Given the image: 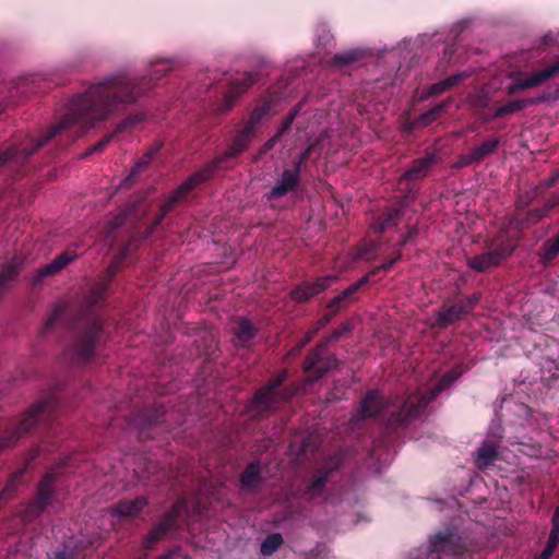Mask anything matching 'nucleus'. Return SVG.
<instances>
[{"label": "nucleus", "mask_w": 559, "mask_h": 559, "mask_svg": "<svg viewBox=\"0 0 559 559\" xmlns=\"http://www.w3.org/2000/svg\"><path fill=\"white\" fill-rule=\"evenodd\" d=\"M117 134L118 133L116 132V130H114L111 133L105 135L96 144L91 146L88 151L84 154V156L102 152Z\"/></svg>", "instance_id": "nucleus-46"}, {"label": "nucleus", "mask_w": 559, "mask_h": 559, "mask_svg": "<svg viewBox=\"0 0 559 559\" xmlns=\"http://www.w3.org/2000/svg\"><path fill=\"white\" fill-rule=\"evenodd\" d=\"M55 472H48L44 475L37 486L36 496L26 504L21 512L23 522L29 523L40 516L47 507L52 502L55 493V483L57 479Z\"/></svg>", "instance_id": "nucleus-9"}, {"label": "nucleus", "mask_w": 559, "mask_h": 559, "mask_svg": "<svg viewBox=\"0 0 559 559\" xmlns=\"http://www.w3.org/2000/svg\"><path fill=\"white\" fill-rule=\"evenodd\" d=\"M350 332V325L349 323H342L337 329H334L329 337L323 342L325 343V346L328 343L336 342L338 341L344 334Z\"/></svg>", "instance_id": "nucleus-48"}, {"label": "nucleus", "mask_w": 559, "mask_h": 559, "mask_svg": "<svg viewBox=\"0 0 559 559\" xmlns=\"http://www.w3.org/2000/svg\"><path fill=\"white\" fill-rule=\"evenodd\" d=\"M544 193V189L542 185L535 186L530 190L521 193L515 200V207L518 211L525 210L536 199H538Z\"/></svg>", "instance_id": "nucleus-37"}, {"label": "nucleus", "mask_w": 559, "mask_h": 559, "mask_svg": "<svg viewBox=\"0 0 559 559\" xmlns=\"http://www.w3.org/2000/svg\"><path fill=\"white\" fill-rule=\"evenodd\" d=\"M499 117H493V112H486L481 115V120L485 122H489L491 120L498 119Z\"/></svg>", "instance_id": "nucleus-59"}, {"label": "nucleus", "mask_w": 559, "mask_h": 559, "mask_svg": "<svg viewBox=\"0 0 559 559\" xmlns=\"http://www.w3.org/2000/svg\"><path fill=\"white\" fill-rule=\"evenodd\" d=\"M419 234V229L416 225H409L406 228V233L402 235L401 240L399 241V247H404L409 242H413L415 238H417Z\"/></svg>", "instance_id": "nucleus-47"}, {"label": "nucleus", "mask_w": 559, "mask_h": 559, "mask_svg": "<svg viewBox=\"0 0 559 559\" xmlns=\"http://www.w3.org/2000/svg\"><path fill=\"white\" fill-rule=\"evenodd\" d=\"M257 81L258 74L252 72H246L239 78L234 79L228 85V90L224 95L219 110L223 112L229 111L233 108L236 98L247 92L248 88L251 87Z\"/></svg>", "instance_id": "nucleus-15"}, {"label": "nucleus", "mask_w": 559, "mask_h": 559, "mask_svg": "<svg viewBox=\"0 0 559 559\" xmlns=\"http://www.w3.org/2000/svg\"><path fill=\"white\" fill-rule=\"evenodd\" d=\"M151 162H152V158L150 156H147L146 153L143 154L141 159L132 168V170L129 174V176H127L122 180L121 186H123V187L131 186L134 182L136 176L140 174V171H142L145 167H147Z\"/></svg>", "instance_id": "nucleus-41"}, {"label": "nucleus", "mask_w": 559, "mask_h": 559, "mask_svg": "<svg viewBox=\"0 0 559 559\" xmlns=\"http://www.w3.org/2000/svg\"><path fill=\"white\" fill-rule=\"evenodd\" d=\"M59 405V397L52 392L37 401L20 418L7 421L0 430V451L15 445L19 439L31 432L36 426H48Z\"/></svg>", "instance_id": "nucleus-5"}, {"label": "nucleus", "mask_w": 559, "mask_h": 559, "mask_svg": "<svg viewBox=\"0 0 559 559\" xmlns=\"http://www.w3.org/2000/svg\"><path fill=\"white\" fill-rule=\"evenodd\" d=\"M301 171L292 166L283 170L281 178L266 194L267 200H276L297 190L300 183Z\"/></svg>", "instance_id": "nucleus-16"}, {"label": "nucleus", "mask_w": 559, "mask_h": 559, "mask_svg": "<svg viewBox=\"0 0 559 559\" xmlns=\"http://www.w3.org/2000/svg\"><path fill=\"white\" fill-rule=\"evenodd\" d=\"M255 131L246 124L237 131L226 152L214 157L202 168L189 176L160 205L152 228L158 226L166 215L198 186L211 180L229 159L237 158L246 152L255 135Z\"/></svg>", "instance_id": "nucleus-3"}, {"label": "nucleus", "mask_w": 559, "mask_h": 559, "mask_svg": "<svg viewBox=\"0 0 559 559\" xmlns=\"http://www.w3.org/2000/svg\"><path fill=\"white\" fill-rule=\"evenodd\" d=\"M333 275L322 276L314 282H302L290 292V298L296 302H306L310 298L324 292L335 281Z\"/></svg>", "instance_id": "nucleus-18"}, {"label": "nucleus", "mask_w": 559, "mask_h": 559, "mask_svg": "<svg viewBox=\"0 0 559 559\" xmlns=\"http://www.w3.org/2000/svg\"><path fill=\"white\" fill-rule=\"evenodd\" d=\"M546 355L540 362L543 374L548 373V377L543 376L547 384L550 385L552 380L559 379V341L554 337L545 338Z\"/></svg>", "instance_id": "nucleus-17"}, {"label": "nucleus", "mask_w": 559, "mask_h": 559, "mask_svg": "<svg viewBox=\"0 0 559 559\" xmlns=\"http://www.w3.org/2000/svg\"><path fill=\"white\" fill-rule=\"evenodd\" d=\"M556 183H557L556 178H554V177L551 176L550 178H548L547 180H545L544 186H542V187H543V189L545 190V189H547V188H551V187H554Z\"/></svg>", "instance_id": "nucleus-58"}, {"label": "nucleus", "mask_w": 559, "mask_h": 559, "mask_svg": "<svg viewBox=\"0 0 559 559\" xmlns=\"http://www.w3.org/2000/svg\"><path fill=\"white\" fill-rule=\"evenodd\" d=\"M538 263L550 266L559 257V234L546 239L536 251Z\"/></svg>", "instance_id": "nucleus-27"}, {"label": "nucleus", "mask_w": 559, "mask_h": 559, "mask_svg": "<svg viewBox=\"0 0 559 559\" xmlns=\"http://www.w3.org/2000/svg\"><path fill=\"white\" fill-rule=\"evenodd\" d=\"M310 340H311V335H307L304 340H301L297 344V350H300Z\"/></svg>", "instance_id": "nucleus-60"}, {"label": "nucleus", "mask_w": 559, "mask_h": 559, "mask_svg": "<svg viewBox=\"0 0 559 559\" xmlns=\"http://www.w3.org/2000/svg\"><path fill=\"white\" fill-rule=\"evenodd\" d=\"M360 49H350L347 51L335 53L332 58V63L338 68L352 64L362 57Z\"/></svg>", "instance_id": "nucleus-38"}, {"label": "nucleus", "mask_w": 559, "mask_h": 559, "mask_svg": "<svg viewBox=\"0 0 559 559\" xmlns=\"http://www.w3.org/2000/svg\"><path fill=\"white\" fill-rule=\"evenodd\" d=\"M370 281V275H364L357 282L349 285L343 292H341L336 297L330 300L328 304L329 309H334V312H337L340 309L346 307L350 302L357 299L356 294Z\"/></svg>", "instance_id": "nucleus-22"}, {"label": "nucleus", "mask_w": 559, "mask_h": 559, "mask_svg": "<svg viewBox=\"0 0 559 559\" xmlns=\"http://www.w3.org/2000/svg\"><path fill=\"white\" fill-rule=\"evenodd\" d=\"M278 140H273V136L266 142L265 146L266 148H272L274 143L277 142Z\"/></svg>", "instance_id": "nucleus-62"}, {"label": "nucleus", "mask_w": 559, "mask_h": 559, "mask_svg": "<svg viewBox=\"0 0 559 559\" xmlns=\"http://www.w3.org/2000/svg\"><path fill=\"white\" fill-rule=\"evenodd\" d=\"M547 99H548V96L542 95V96L533 97V98L511 100L502 106L497 107L493 111V117L502 118V117L519 112V111L527 108L528 106L543 103Z\"/></svg>", "instance_id": "nucleus-26"}, {"label": "nucleus", "mask_w": 559, "mask_h": 559, "mask_svg": "<svg viewBox=\"0 0 559 559\" xmlns=\"http://www.w3.org/2000/svg\"><path fill=\"white\" fill-rule=\"evenodd\" d=\"M469 103L475 110H485L490 106V97L486 93H477L469 98Z\"/></svg>", "instance_id": "nucleus-43"}, {"label": "nucleus", "mask_w": 559, "mask_h": 559, "mask_svg": "<svg viewBox=\"0 0 559 559\" xmlns=\"http://www.w3.org/2000/svg\"><path fill=\"white\" fill-rule=\"evenodd\" d=\"M451 103V99H447L441 102L427 110L426 112L419 115L413 122L415 128H425L436 121L442 112H444L445 108Z\"/></svg>", "instance_id": "nucleus-33"}, {"label": "nucleus", "mask_w": 559, "mask_h": 559, "mask_svg": "<svg viewBox=\"0 0 559 559\" xmlns=\"http://www.w3.org/2000/svg\"><path fill=\"white\" fill-rule=\"evenodd\" d=\"M123 259V257H120L118 259H116L115 261L111 262V264L109 265L108 267V271L114 274L118 267H119V264L121 263V260Z\"/></svg>", "instance_id": "nucleus-57"}, {"label": "nucleus", "mask_w": 559, "mask_h": 559, "mask_svg": "<svg viewBox=\"0 0 559 559\" xmlns=\"http://www.w3.org/2000/svg\"><path fill=\"white\" fill-rule=\"evenodd\" d=\"M416 199V195L409 192L402 197L394 206L384 211L378 218L376 231L382 233L384 229L396 226L399 223V219L407 206H409Z\"/></svg>", "instance_id": "nucleus-19"}, {"label": "nucleus", "mask_w": 559, "mask_h": 559, "mask_svg": "<svg viewBox=\"0 0 559 559\" xmlns=\"http://www.w3.org/2000/svg\"><path fill=\"white\" fill-rule=\"evenodd\" d=\"M126 219H127L126 214L116 215L114 218L108 221L109 230L112 231V230L119 228L120 226H122L124 224Z\"/></svg>", "instance_id": "nucleus-52"}, {"label": "nucleus", "mask_w": 559, "mask_h": 559, "mask_svg": "<svg viewBox=\"0 0 559 559\" xmlns=\"http://www.w3.org/2000/svg\"><path fill=\"white\" fill-rule=\"evenodd\" d=\"M429 559H459L464 552V545L457 532L447 528L429 539Z\"/></svg>", "instance_id": "nucleus-10"}, {"label": "nucleus", "mask_w": 559, "mask_h": 559, "mask_svg": "<svg viewBox=\"0 0 559 559\" xmlns=\"http://www.w3.org/2000/svg\"><path fill=\"white\" fill-rule=\"evenodd\" d=\"M322 142H323V134L319 135L318 138H316L300 154L298 157H296L294 160H293V164L292 166H294L295 168H297L298 170H300L302 173V170L306 168L307 166V160L309 159V157L311 156V154L322 145Z\"/></svg>", "instance_id": "nucleus-36"}, {"label": "nucleus", "mask_w": 559, "mask_h": 559, "mask_svg": "<svg viewBox=\"0 0 559 559\" xmlns=\"http://www.w3.org/2000/svg\"><path fill=\"white\" fill-rule=\"evenodd\" d=\"M284 543L283 536L280 533L269 534L261 544L260 552L263 556L273 555Z\"/></svg>", "instance_id": "nucleus-39"}, {"label": "nucleus", "mask_w": 559, "mask_h": 559, "mask_svg": "<svg viewBox=\"0 0 559 559\" xmlns=\"http://www.w3.org/2000/svg\"><path fill=\"white\" fill-rule=\"evenodd\" d=\"M78 254L73 251H64L57 255L50 263L38 269L33 280L34 284L40 283L45 277L59 273L63 267L76 259Z\"/></svg>", "instance_id": "nucleus-21"}, {"label": "nucleus", "mask_w": 559, "mask_h": 559, "mask_svg": "<svg viewBox=\"0 0 559 559\" xmlns=\"http://www.w3.org/2000/svg\"><path fill=\"white\" fill-rule=\"evenodd\" d=\"M455 380L454 374L447 373L429 393L414 392L396 401L385 399L379 390H370L361 399L355 417L357 419L374 418L381 412L393 408L385 419V429L390 432L404 430L417 420L429 403Z\"/></svg>", "instance_id": "nucleus-2"}, {"label": "nucleus", "mask_w": 559, "mask_h": 559, "mask_svg": "<svg viewBox=\"0 0 559 559\" xmlns=\"http://www.w3.org/2000/svg\"><path fill=\"white\" fill-rule=\"evenodd\" d=\"M445 91H448V87L445 86L444 80H442L440 82H437V83L432 84L429 87L428 95L429 96H436V95H439V94H441V93H443Z\"/></svg>", "instance_id": "nucleus-53"}, {"label": "nucleus", "mask_w": 559, "mask_h": 559, "mask_svg": "<svg viewBox=\"0 0 559 559\" xmlns=\"http://www.w3.org/2000/svg\"><path fill=\"white\" fill-rule=\"evenodd\" d=\"M342 463L343 456L341 454H333L328 457L322 466L314 471L311 480L302 492V497L308 501L322 497L329 478L341 467Z\"/></svg>", "instance_id": "nucleus-12"}, {"label": "nucleus", "mask_w": 559, "mask_h": 559, "mask_svg": "<svg viewBox=\"0 0 559 559\" xmlns=\"http://www.w3.org/2000/svg\"><path fill=\"white\" fill-rule=\"evenodd\" d=\"M559 75V56L550 59H542L537 66L526 75L520 76L507 87L509 95H515L522 90L534 88L540 86L547 81Z\"/></svg>", "instance_id": "nucleus-7"}, {"label": "nucleus", "mask_w": 559, "mask_h": 559, "mask_svg": "<svg viewBox=\"0 0 559 559\" xmlns=\"http://www.w3.org/2000/svg\"><path fill=\"white\" fill-rule=\"evenodd\" d=\"M263 481L260 461H251L239 476V485L243 490L257 491Z\"/></svg>", "instance_id": "nucleus-23"}, {"label": "nucleus", "mask_w": 559, "mask_h": 559, "mask_svg": "<svg viewBox=\"0 0 559 559\" xmlns=\"http://www.w3.org/2000/svg\"><path fill=\"white\" fill-rule=\"evenodd\" d=\"M258 334V329L247 318H240L237 322V326L234 331L236 340L241 345L249 344Z\"/></svg>", "instance_id": "nucleus-31"}, {"label": "nucleus", "mask_w": 559, "mask_h": 559, "mask_svg": "<svg viewBox=\"0 0 559 559\" xmlns=\"http://www.w3.org/2000/svg\"><path fill=\"white\" fill-rule=\"evenodd\" d=\"M325 349V343H320L305 358L304 371L311 373L309 380L312 382L321 379L326 372L338 366L335 355L323 356Z\"/></svg>", "instance_id": "nucleus-13"}, {"label": "nucleus", "mask_w": 559, "mask_h": 559, "mask_svg": "<svg viewBox=\"0 0 559 559\" xmlns=\"http://www.w3.org/2000/svg\"><path fill=\"white\" fill-rule=\"evenodd\" d=\"M302 107V102H300L299 104H297L289 112L288 115L285 117V119L283 120L281 127L278 128V130L276 131V133L273 135V140H280L292 127L293 122L295 121V119L297 118V116L299 115V111Z\"/></svg>", "instance_id": "nucleus-40"}, {"label": "nucleus", "mask_w": 559, "mask_h": 559, "mask_svg": "<svg viewBox=\"0 0 559 559\" xmlns=\"http://www.w3.org/2000/svg\"><path fill=\"white\" fill-rule=\"evenodd\" d=\"M335 313L336 312H334V309H331L330 313L324 314L320 320H318V322H317L318 323L317 330L322 328V326H324V325H326L330 322L332 316H334Z\"/></svg>", "instance_id": "nucleus-54"}, {"label": "nucleus", "mask_w": 559, "mask_h": 559, "mask_svg": "<svg viewBox=\"0 0 559 559\" xmlns=\"http://www.w3.org/2000/svg\"><path fill=\"white\" fill-rule=\"evenodd\" d=\"M437 163L435 153L427 152L425 156L413 160L412 166L402 175L401 180L413 181L425 178Z\"/></svg>", "instance_id": "nucleus-20"}, {"label": "nucleus", "mask_w": 559, "mask_h": 559, "mask_svg": "<svg viewBox=\"0 0 559 559\" xmlns=\"http://www.w3.org/2000/svg\"><path fill=\"white\" fill-rule=\"evenodd\" d=\"M402 259V252L399 250L393 257H389L382 264L377 265L366 275H370V280L376 276L379 272H389L392 266Z\"/></svg>", "instance_id": "nucleus-42"}, {"label": "nucleus", "mask_w": 559, "mask_h": 559, "mask_svg": "<svg viewBox=\"0 0 559 559\" xmlns=\"http://www.w3.org/2000/svg\"><path fill=\"white\" fill-rule=\"evenodd\" d=\"M171 555H173L171 552H168L166 555H163V556L158 557V559H170Z\"/></svg>", "instance_id": "nucleus-64"}, {"label": "nucleus", "mask_w": 559, "mask_h": 559, "mask_svg": "<svg viewBox=\"0 0 559 559\" xmlns=\"http://www.w3.org/2000/svg\"><path fill=\"white\" fill-rule=\"evenodd\" d=\"M52 559H74V555L72 551H67V550L57 551L53 554Z\"/></svg>", "instance_id": "nucleus-55"}, {"label": "nucleus", "mask_w": 559, "mask_h": 559, "mask_svg": "<svg viewBox=\"0 0 559 559\" xmlns=\"http://www.w3.org/2000/svg\"><path fill=\"white\" fill-rule=\"evenodd\" d=\"M500 144L499 138H489L485 140L479 146L474 147L472 152V157L479 164L487 156L493 154Z\"/></svg>", "instance_id": "nucleus-34"}, {"label": "nucleus", "mask_w": 559, "mask_h": 559, "mask_svg": "<svg viewBox=\"0 0 559 559\" xmlns=\"http://www.w3.org/2000/svg\"><path fill=\"white\" fill-rule=\"evenodd\" d=\"M166 409L162 405L144 407L136 413L133 425L139 430L141 440L154 439L157 435L169 431L170 424L166 419Z\"/></svg>", "instance_id": "nucleus-8"}, {"label": "nucleus", "mask_w": 559, "mask_h": 559, "mask_svg": "<svg viewBox=\"0 0 559 559\" xmlns=\"http://www.w3.org/2000/svg\"><path fill=\"white\" fill-rule=\"evenodd\" d=\"M67 312V307L63 304H58L52 309L51 313L48 316L47 320L45 321L44 326L39 331V335L41 337L46 336V334L52 330L55 326H57L59 323L62 322L64 319Z\"/></svg>", "instance_id": "nucleus-35"}, {"label": "nucleus", "mask_w": 559, "mask_h": 559, "mask_svg": "<svg viewBox=\"0 0 559 559\" xmlns=\"http://www.w3.org/2000/svg\"><path fill=\"white\" fill-rule=\"evenodd\" d=\"M187 510L185 499H177L171 508L152 526L143 545L146 549H152L169 532L177 528L180 515Z\"/></svg>", "instance_id": "nucleus-11"}, {"label": "nucleus", "mask_w": 559, "mask_h": 559, "mask_svg": "<svg viewBox=\"0 0 559 559\" xmlns=\"http://www.w3.org/2000/svg\"><path fill=\"white\" fill-rule=\"evenodd\" d=\"M102 298L103 289H95L88 308L78 319L72 343L63 352L64 358L72 365L79 366L91 361L96 347L105 340L104 320L93 309Z\"/></svg>", "instance_id": "nucleus-4"}, {"label": "nucleus", "mask_w": 559, "mask_h": 559, "mask_svg": "<svg viewBox=\"0 0 559 559\" xmlns=\"http://www.w3.org/2000/svg\"><path fill=\"white\" fill-rule=\"evenodd\" d=\"M144 120V115L143 114H134V115H131L129 117H127L126 119H123L122 121H120L117 127H116V132L117 133H120L129 128H132L134 127L135 124L142 122Z\"/></svg>", "instance_id": "nucleus-45"}, {"label": "nucleus", "mask_w": 559, "mask_h": 559, "mask_svg": "<svg viewBox=\"0 0 559 559\" xmlns=\"http://www.w3.org/2000/svg\"><path fill=\"white\" fill-rule=\"evenodd\" d=\"M551 198L555 200V202L558 204L559 206V192H556L551 195Z\"/></svg>", "instance_id": "nucleus-63"}, {"label": "nucleus", "mask_w": 559, "mask_h": 559, "mask_svg": "<svg viewBox=\"0 0 559 559\" xmlns=\"http://www.w3.org/2000/svg\"><path fill=\"white\" fill-rule=\"evenodd\" d=\"M473 164H477V163L474 159V157H472V152H469L468 154H464L459 157L457 162L455 163V167L463 168V167H467Z\"/></svg>", "instance_id": "nucleus-51"}, {"label": "nucleus", "mask_w": 559, "mask_h": 559, "mask_svg": "<svg viewBox=\"0 0 559 559\" xmlns=\"http://www.w3.org/2000/svg\"><path fill=\"white\" fill-rule=\"evenodd\" d=\"M466 314L465 308L459 301L451 306H442L437 314L436 325L439 329H445L462 320Z\"/></svg>", "instance_id": "nucleus-25"}, {"label": "nucleus", "mask_w": 559, "mask_h": 559, "mask_svg": "<svg viewBox=\"0 0 559 559\" xmlns=\"http://www.w3.org/2000/svg\"><path fill=\"white\" fill-rule=\"evenodd\" d=\"M558 204L550 197L542 206L528 210L522 221L526 225H535L546 217Z\"/></svg>", "instance_id": "nucleus-32"}, {"label": "nucleus", "mask_w": 559, "mask_h": 559, "mask_svg": "<svg viewBox=\"0 0 559 559\" xmlns=\"http://www.w3.org/2000/svg\"><path fill=\"white\" fill-rule=\"evenodd\" d=\"M373 248H374V245H373V243H371L369 249H365V250H361V251H360V255H361V257H367V254H368L370 251H372V250H373Z\"/></svg>", "instance_id": "nucleus-61"}, {"label": "nucleus", "mask_w": 559, "mask_h": 559, "mask_svg": "<svg viewBox=\"0 0 559 559\" xmlns=\"http://www.w3.org/2000/svg\"><path fill=\"white\" fill-rule=\"evenodd\" d=\"M273 103L271 98L263 99L251 111L245 124L257 132L261 121L270 115Z\"/></svg>", "instance_id": "nucleus-30"}, {"label": "nucleus", "mask_w": 559, "mask_h": 559, "mask_svg": "<svg viewBox=\"0 0 559 559\" xmlns=\"http://www.w3.org/2000/svg\"><path fill=\"white\" fill-rule=\"evenodd\" d=\"M498 456V449L492 442H484L477 450L475 464L479 469H486L493 464Z\"/></svg>", "instance_id": "nucleus-29"}, {"label": "nucleus", "mask_w": 559, "mask_h": 559, "mask_svg": "<svg viewBox=\"0 0 559 559\" xmlns=\"http://www.w3.org/2000/svg\"><path fill=\"white\" fill-rule=\"evenodd\" d=\"M559 544V506L555 509L551 516V530L545 548L540 552L538 559H549Z\"/></svg>", "instance_id": "nucleus-28"}, {"label": "nucleus", "mask_w": 559, "mask_h": 559, "mask_svg": "<svg viewBox=\"0 0 559 559\" xmlns=\"http://www.w3.org/2000/svg\"><path fill=\"white\" fill-rule=\"evenodd\" d=\"M144 120V115L143 114H134V115H131L129 117H127L126 119H123L122 121H120L117 127H116V132L117 133H120L129 128H132L134 127L135 124L142 122Z\"/></svg>", "instance_id": "nucleus-44"}, {"label": "nucleus", "mask_w": 559, "mask_h": 559, "mask_svg": "<svg viewBox=\"0 0 559 559\" xmlns=\"http://www.w3.org/2000/svg\"><path fill=\"white\" fill-rule=\"evenodd\" d=\"M512 252L513 249L508 243L501 242L492 250L468 258L466 264L469 269L483 273L499 266Z\"/></svg>", "instance_id": "nucleus-14"}, {"label": "nucleus", "mask_w": 559, "mask_h": 559, "mask_svg": "<svg viewBox=\"0 0 559 559\" xmlns=\"http://www.w3.org/2000/svg\"><path fill=\"white\" fill-rule=\"evenodd\" d=\"M170 70L168 62L159 61L152 66L150 76L130 79L124 74H115L92 84L85 92L71 99L66 115L59 122L38 135H26L1 152L0 167L7 166L13 171H19L36 152L63 131L72 126L91 128L97 121L106 120L111 115L124 110Z\"/></svg>", "instance_id": "nucleus-1"}, {"label": "nucleus", "mask_w": 559, "mask_h": 559, "mask_svg": "<svg viewBox=\"0 0 559 559\" xmlns=\"http://www.w3.org/2000/svg\"><path fill=\"white\" fill-rule=\"evenodd\" d=\"M479 300H480V294L474 293L473 295H471L464 299H461L459 302L463 306V308H465V311L467 313H469Z\"/></svg>", "instance_id": "nucleus-49"}, {"label": "nucleus", "mask_w": 559, "mask_h": 559, "mask_svg": "<svg viewBox=\"0 0 559 559\" xmlns=\"http://www.w3.org/2000/svg\"><path fill=\"white\" fill-rule=\"evenodd\" d=\"M467 76L468 75L464 72L448 76L447 79H444L445 86L448 87V90H450V88L456 86L460 82H462Z\"/></svg>", "instance_id": "nucleus-50"}, {"label": "nucleus", "mask_w": 559, "mask_h": 559, "mask_svg": "<svg viewBox=\"0 0 559 559\" xmlns=\"http://www.w3.org/2000/svg\"><path fill=\"white\" fill-rule=\"evenodd\" d=\"M147 504L148 501L143 496L132 500H120L112 507L111 513L124 519H134L141 514Z\"/></svg>", "instance_id": "nucleus-24"}, {"label": "nucleus", "mask_w": 559, "mask_h": 559, "mask_svg": "<svg viewBox=\"0 0 559 559\" xmlns=\"http://www.w3.org/2000/svg\"><path fill=\"white\" fill-rule=\"evenodd\" d=\"M162 148L160 142H155L146 152L147 156H150L152 159L153 157L159 152Z\"/></svg>", "instance_id": "nucleus-56"}, {"label": "nucleus", "mask_w": 559, "mask_h": 559, "mask_svg": "<svg viewBox=\"0 0 559 559\" xmlns=\"http://www.w3.org/2000/svg\"><path fill=\"white\" fill-rule=\"evenodd\" d=\"M287 377V371L281 370L257 390L246 405V412L252 419H261L274 413L280 404L294 395L292 388L284 386Z\"/></svg>", "instance_id": "nucleus-6"}]
</instances>
